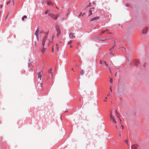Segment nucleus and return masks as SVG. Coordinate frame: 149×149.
Wrapping results in <instances>:
<instances>
[{"instance_id":"obj_1","label":"nucleus","mask_w":149,"mask_h":149,"mask_svg":"<svg viewBox=\"0 0 149 149\" xmlns=\"http://www.w3.org/2000/svg\"><path fill=\"white\" fill-rule=\"evenodd\" d=\"M120 113L116 109H115L113 111H110V117L111 120L120 121L121 120L120 119Z\"/></svg>"},{"instance_id":"obj_2","label":"nucleus","mask_w":149,"mask_h":149,"mask_svg":"<svg viewBox=\"0 0 149 149\" xmlns=\"http://www.w3.org/2000/svg\"><path fill=\"white\" fill-rule=\"evenodd\" d=\"M50 41L47 39H44L42 40V45L44 47V45L45 43L46 44L48 45H49V43ZM46 48L43 47L42 49V52L43 54L45 51L46 50Z\"/></svg>"},{"instance_id":"obj_3","label":"nucleus","mask_w":149,"mask_h":149,"mask_svg":"<svg viewBox=\"0 0 149 149\" xmlns=\"http://www.w3.org/2000/svg\"><path fill=\"white\" fill-rule=\"evenodd\" d=\"M49 16L52 18L54 19V20L56 19L58 17V16L56 15H54L52 14L51 13H49Z\"/></svg>"},{"instance_id":"obj_4","label":"nucleus","mask_w":149,"mask_h":149,"mask_svg":"<svg viewBox=\"0 0 149 149\" xmlns=\"http://www.w3.org/2000/svg\"><path fill=\"white\" fill-rule=\"evenodd\" d=\"M10 3L11 6H13L14 4V0H8V1L6 3V5H8Z\"/></svg>"},{"instance_id":"obj_5","label":"nucleus","mask_w":149,"mask_h":149,"mask_svg":"<svg viewBox=\"0 0 149 149\" xmlns=\"http://www.w3.org/2000/svg\"><path fill=\"white\" fill-rule=\"evenodd\" d=\"M148 31V29L147 27H145L143 28L142 30L143 33L144 34H146Z\"/></svg>"},{"instance_id":"obj_6","label":"nucleus","mask_w":149,"mask_h":149,"mask_svg":"<svg viewBox=\"0 0 149 149\" xmlns=\"http://www.w3.org/2000/svg\"><path fill=\"white\" fill-rule=\"evenodd\" d=\"M56 31L57 32V36L58 37L61 34L60 29L58 26L56 27Z\"/></svg>"},{"instance_id":"obj_7","label":"nucleus","mask_w":149,"mask_h":149,"mask_svg":"<svg viewBox=\"0 0 149 149\" xmlns=\"http://www.w3.org/2000/svg\"><path fill=\"white\" fill-rule=\"evenodd\" d=\"M37 75L38 76V79H40V80H41V77L42 76V75L41 74L40 72H39L37 74Z\"/></svg>"},{"instance_id":"obj_8","label":"nucleus","mask_w":149,"mask_h":149,"mask_svg":"<svg viewBox=\"0 0 149 149\" xmlns=\"http://www.w3.org/2000/svg\"><path fill=\"white\" fill-rule=\"evenodd\" d=\"M38 32H39V30L38 29H37L36 31L35 32V34L36 35V37L37 38V39H38Z\"/></svg>"},{"instance_id":"obj_9","label":"nucleus","mask_w":149,"mask_h":149,"mask_svg":"<svg viewBox=\"0 0 149 149\" xmlns=\"http://www.w3.org/2000/svg\"><path fill=\"white\" fill-rule=\"evenodd\" d=\"M138 145H134L132 146V149H137V147H138Z\"/></svg>"},{"instance_id":"obj_10","label":"nucleus","mask_w":149,"mask_h":149,"mask_svg":"<svg viewBox=\"0 0 149 149\" xmlns=\"http://www.w3.org/2000/svg\"><path fill=\"white\" fill-rule=\"evenodd\" d=\"M100 17H96L93 18L92 19H91V21H93L94 20H97L99 19Z\"/></svg>"},{"instance_id":"obj_11","label":"nucleus","mask_w":149,"mask_h":149,"mask_svg":"<svg viewBox=\"0 0 149 149\" xmlns=\"http://www.w3.org/2000/svg\"><path fill=\"white\" fill-rule=\"evenodd\" d=\"M70 37L71 39H73L74 37L75 36L74 35V34L72 33H70Z\"/></svg>"},{"instance_id":"obj_12","label":"nucleus","mask_w":149,"mask_h":149,"mask_svg":"<svg viewBox=\"0 0 149 149\" xmlns=\"http://www.w3.org/2000/svg\"><path fill=\"white\" fill-rule=\"evenodd\" d=\"M51 10H46L45 12V14H47L48 13V14H49V13H51Z\"/></svg>"},{"instance_id":"obj_13","label":"nucleus","mask_w":149,"mask_h":149,"mask_svg":"<svg viewBox=\"0 0 149 149\" xmlns=\"http://www.w3.org/2000/svg\"><path fill=\"white\" fill-rule=\"evenodd\" d=\"M108 30L107 29H106L105 30H102L101 32L100 33V35H101L103 33H104L107 31Z\"/></svg>"},{"instance_id":"obj_14","label":"nucleus","mask_w":149,"mask_h":149,"mask_svg":"<svg viewBox=\"0 0 149 149\" xmlns=\"http://www.w3.org/2000/svg\"><path fill=\"white\" fill-rule=\"evenodd\" d=\"M47 4L48 5H53V3H52L51 1H49L48 2Z\"/></svg>"},{"instance_id":"obj_15","label":"nucleus","mask_w":149,"mask_h":149,"mask_svg":"<svg viewBox=\"0 0 149 149\" xmlns=\"http://www.w3.org/2000/svg\"><path fill=\"white\" fill-rule=\"evenodd\" d=\"M27 18V16L26 15H24L22 18V20L24 21V19H26Z\"/></svg>"},{"instance_id":"obj_16","label":"nucleus","mask_w":149,"mask_h":149,"mask_svg":"<svg viewBox=\"0 0 149 149\" xmlns=\"http://www.w3.org/2000/svg\"><path fill=\"white\" fill-rule=\"evenodd\" d=\"M52 69H50L49 70V72L51 74V75L52 76V72L51 71H52Z\"/></svg>"},{"instance_id":"obj_17","label":"nucleus","mask_w":149,"mask_h":149,"mask_svg":"<svg viewBox=\"0 0 149 149\" xmlns=\"http://www.w3.org/2000/svg\"><path fill=\"white\" fill-rule=\"evenodd\" d=\"M89 13H90V15H91L92 14V11L91 10H90L89 11Z\"/></svg>"},{"instance_id":"obj_18","label":"nucleus","mask_w":149,"mask_h":149,"mask_svg":"<svg viewBox=\"0 0 149 149\" xmlns=\"http://www.w3.org/2000/svg\"><path fill=\"white\" fill-rule=\"evenodd\" d=\"M119 126L120 125H116V128L117 129L119 127Z\"/></svg>"},{"instance_id":"obj_19","label":"nucleus","mask_w":149,"mask_h":149,"mask_svg":"<svg viewBox=\"0 0 149 149\" xmlns=\"http://www.w3.org/2000/svg\"><path fill=\"white\" fill-rule=\"evenodd\" d=\"M72 42V41H70L68 43V44L69 45H70Z\"/></svg>"},{"instance_id":"obj_20","label":"nucleus","mask_w":149,"mask_h":149,"mask_svg":"<svg viewBox=\"0 0 149 149\" xmlns=\"http://www.w3.org/2000/svg\"><path fill=\"white\" fill-rule=\"evenodd\" d=\"M80 73L81 74H83L84 73V71L82 70H81L80 71Z\"/></svg>"},{"instance_id":"obj_21","label":"nucleus","mask_w":149,"mask_h":149,"mask_svg":"<svg viewBox=\"0 0 149 149\" xmlns=\"http://www.w3.org/2000/svg\"><path fill=\"white\" fill-rule=\"evenodd\" d=\"M110 81L111 83H113V81H112V79L111 78H110Z\"/></svg>"},{"instance_id":"obj_22","label":"nucleus","mask_w":149,"mask_h":149,"mask_svg":"<svg viewBox=\"0 0 149 149\" xmlns=\"http://www.w3.org/2000/svg\"><path fill=\"white\" fill-rule=\"evenodd\" d=\"M124 142H125V143H126V144H128V141H127V140H125V141Z\"/></svg>"},{"instance_id":"obj_23","label":"nucleus","mask_w":149,"mask_h":149,"mask_svg":"<svg viewBox=\"0 0 149 149\" xmlns=\"http://www.w3.org/2000/svg\"><path fill=\"white\" fill-rule=\"evenodd\" d=\"M121 128L123 129L124 128V126L123 125H121Z\"/></svg>"},{"instance_id":"obj_24","label":"nucleus","mask_w":149,"mask_h":149,"mask_svg":"<svg viewBox=\"0 0 149 149\" xmlns=\"http://www.w3.org/2000/svg\"><path fill=\"white\" fill-rule=\"evenodd\" d=\"M107 97H106L105 98V99L104 100V102H106L107 101Z\"/></svg>"},{"instance_id":"obj_25","label":"nucleus","mask_w":149,"mask_h":149,"mask_svg":"<svg viewBox=\"0 0 149 149\" xmlns=\"http://www.w3.org/2000/svg\"><path fill=\"white\" fill-rule=\"evenodd\" d=\"M116 44V43H115V45H113V46L112 47V48H113V47L115 46Z\"/></svg>"},{"instance_id":"obj_26","label":"nucleus","mask_w":149,"mask_h":149,"mask_svg":"<svg viewBox=\"0 0 149 149\" xmlns=\"http://www.w3.org/2000/svg\"><path fill=\"white\" fill-rule=\"evenodd\" d=\"M54 49H53V47H52V52H54Z\"/></svg>"},{"instance_id":"obj_27","label":"nucleus","mask_w":149,"mask_h":149,"mask_svg":"<svg viewBox=\"0 0 149 149\" xmlns=\"http://www.w3.org/2000/svg\"><path fill=\"white\" fill-rule=\"evenodd\" d=\"M110 89L111 90V92L112 91V89H111V86H110Z\"/></svg>"},{"instance_id":"obj_28","label":"nucleus","mask_w":149,"mask_h":149,"mask_svg":"<svg viewBox=\"0 0 149 149\" xmlns=\"http://www.w3.org/2000/svg\"><path fill=\"white\" fill-rule=\"evenodd\" d=\"M81 15H82V13H81L79 14V16H81Z\"/></svg>"},{"instance_id":"obj_29","label":"nucleus","mask_w":149,"mask_h":149,"mask_svg":"<svg viewBox=\"0 0 149 149\" xmlns=\"http://www.w3.org/2000/svg\"><path fill=\"white\" fill-rule=\"evenodd\" d=\"M105 65L107 67H108V64L107 63Z\"/></svg>"},{"instance_id":"obj_30","label":"nucleus","mask_w":149,"mask_h":149,"mask_svg":"<svg viewBox=\"0 0 149 149\" xmlns=\"http://www.w3.org/2000/svg\"><path fill=\"white\" fill-rule=\"evenodd\" d=\"M2 6H3V5H2V4H1V6H0V8H2Z\"/></svg>"},{"instance_id":"obj_31","label":"nucleus","mask_w":149,"mask_h":149,"mask_svg":"<svg viewBox=\"0 0 149 149\" xmlns=\"http://www.w3.org/2000/svg\"><path fill=\"white\" fill-rule=\"evenodd\" d=\"M104 63L105 64H106V63H106V62L105 61H104Z\"/></svg>"},{"instance_id":"obj_32","label":"nucleus","mask_w":149,"mask_h":149,"mask_svg":"<svg viewBox=\"0 0 149 149\" xmlns=\"http://www.w3.org/2000/svg\"><path fill=\"white\" fill-rule=\"evenodd\" d=\"M29 66H30V65H31V63H29Z\"/></svg>"},{"instance_id":"obj_33","label":"nucleus","mask_w":149,"mask_h":149,"mask_svg":"<svg viewBox=\"0 0 149 149\" xmlns=\"http://www.w3.org/2000/svg\"><path fill=\"white\" fill-rule=\"evenodd\" d=\"M114 123H115V124H117V122H114Z\"/></svg>"},{"instance_id":"obj_34","label":"nucleus","mask_w":149,"mask_h":149,"mask_svg":"<svg viewBox=\"0 0 149 149\" xmlns=\"http://www.w3.org/2000/svg\"><path fill=\"white\" fill-rule=\"evenodd\" d=\"M42 83L40 84V86L41 87V86H42Z\"/></svg>"},{"instance_id":"obj_35","label":"nucleus","mask_w":149,"mask_h":149,"mask_svg":"<svg viewBox=\"0 0 149 149\" xmlns=\"http://www.w3.org/2000/svg\"><path fill=\"white\" fill-rule=\"evenodd\" d=\"M90 4L89 5V6H88L87 7H88V6H90Z\"/></svg>"},{"instance_id":"obj_36","label":"nucleus","mask_w":149,"mask_h":149,"mask_svg":"<svg viewBox=\"0 0 149 149\" xmlns=\"http://www.w3.org/2000/svg\"><path fill=\"white\" fill-rule=\"evenodd\" d=\"M101 62H102L101 61H100V63H102Z\"/></svg>"},{"instance_id":"obj_37","label":"nucleus","mask_w":149,"mask_h":149,"mask_svg":"<svg viewBox=\"0 0 149 149\" xmlns=\"http://www.w3.org/2000/svg\"><path fill=\"white\" fill-rule=\"evenodd\" d=\"M70 47H72V46L70 45Z\"/></svg>"},{"instance_id":"obj_38","label":"nucleus","mask_w":149,"mask_h":149,"mask_svg":"<svg viewBox=\"0 0 149 149\" xmlns=\"http://www.w3.org/2000/svg\"><path fill=\"white\" fill-rule=\"evenodd\" d=\"M108 95V96H110V94H109Z\"/></svg>"},{"instance_id":"obj_39","label":"nucleus","mask_w":149,"mask_h":149,"mask_svg":"<svg viewBox=\"0 0 149 149\" xmlns=\"http://www.w3.org/2000/svg\"><path fill=\"white\" fill-rule=\"evenodd\" d=\"M8 16V15H7V16H6V18H7V17Z\"/></svg>"},{"instance_id":"obj_40","label":"nucleus","mask_w":149,"mask_h":149,"mask_svg":"<svg viewBox=\"0 0 149 149\" xmlns=\"http://www.w3.org/2000/svg\"><path fill=\"white\" fill-rule=\"evenodd\" d=\"M57 50H58V49L57 47Z\"/></svg>"},{"instance_id":"obj_41","label":"nucleus","mask_w":149,"mask_h":149,"mask_svg":"<svg viewBox=\"0 0 149 149\" xmlns=\"http://www.w3.org/2000/svg\"><path fill=\"white\" fill-rule=\"evenodd\" d=\"M72 71H74V70H73V69H72Z\"/></svg>"},{"instance_id":"obj_42","label":"nucleus","mask_w":149,"mask_h":149,"mask_svg":"<svg viewBox=\"0 0 149 149\" xmlns=\"http://www.w3.org/2000/svg\"><path fill=\"white\" fill-rule=\"evenodd\" d=\"M61 120H63L61 118Z\"/></svg>"}]
</instances>
